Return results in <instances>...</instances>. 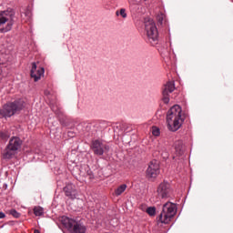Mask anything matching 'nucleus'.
I'll list each match as a JSON object with an SVG mask.
<instances>
[{"label": "nucleus", "instance_id": "obj_1", "mask_svg": "<svg viewBox=\"0 0 233 233\" xmlns=\"http://www.w3.org/2000/svg\"><path fill=\"white\" fill-rule=\"evenodd\" d=\"M185 118L182 116L181 106L178 105L173 106L167 114V127L170 132H177L181 127Z\"/></svg>", "mask_w": 233, "mask_h": 233}, {"label": "nucleus", "instance_id": "obj_2", "mask_svg": "<svg viewBox=\"0 0 233 233\" xmlns=\"http://www.w3.org/2000/svg\"><path fill=\"white\" fill-rule=\"evenodd\" d=\"M23 108H25V100L17 99L5 105L4 107L0 109V116H2V117H12L15 114H19Z\"/></svg>", "mask_w": 233, "mask_h": 233}, {"label": "nucleus", "instance_id": "obj_3", "mask_svg": "<svg viewBox=\"0 0 233 233\" xmlns=\"http://www.w3.org/2000/svg\"><path fill=\"white\" fill-rule=\"evenodd\" d=\"M177 213V206L172 202H167L163 205L162 211L157 218L159 223L168 225L172 221V218Z\"/></svg>", "mask_w": 233, "mask_h": 233}, {"label": "nucleus", "instance_id": "obj_4", "mask_svg": "<svg viewBox=\"0 0 233 233\" xmlns=\"http://www.w3.org/2000/svg\"><path fill=\"white\" fill-rule=\"evenodd\" d=\"M23 146V140L19 137H13L10 138L7 146L5 147L3 157L4 159H12L19 150H21V147Z\"/></svg>", "mask_w": 233, "mask_h": 233}, {"label": "nucleus", "instance_id": "obj_5", "mask_svg": "<svg viewBox=\"0 0 233 233\" xmlns=\"http://www.w3.org/2000/svg\"><path fill=\"white\" fill-rule=\"evenodd\" d=\"M15 18V15L12 11L0 12V34H6V32H10V30H12Z\"/></svg>", "mask_w": 233, "mask_h": 233}, {"label": "nucleus", "instance_id": "obj_6", "mask_svg": "<svg viewBox=\"0 0 233 233\" xmlns=\"http://www.w3.org/2000/svg\"><path fill=\"white\" fill-rule=\"evenodd\" d=\"M145 32L147 41L150 43V45H152V46H155V45L157 43L158 33L154 20L149 19L145 22Z\"/></svg>", "mask_w": 233, "mask_h": 233}, {"label": "nucleus", "instance_id": "obj_7", "mask_svg": "<svg viewBox=\"0 0 233 233\" xmlns=\"http://www.w3.org/2000/svg\"><path fill=\"white\" fill-rule=\"evenodd\" d=\"M61 222L66 227V228H69V229L73 228L72 233L86 232V228H85V226H83L81 223L76 222V220L68 217H62Z\"/></svg>", "mask_w": 233, "mask_h": 233}, {"label": "nucleus", "instance_id": "obj_8", "mask_svg": "<svg viewBox=\"0 0 233 233\" xmlns=\"http://www.w3.org/2000/svg\"><path fill=\"white\" fill-rule=\"evenodd\" d=\"M91 150L95 156H103L110 152V146L101 139H95L91 142Z\"/></svg>", "mask_w": 233, "mask_h": 233}, {"label": "nucleus", "instance_id": "obj_9", "mask_svg": "<svg viewBox=\"0 0 233 233\" xmlns=\"http://www.w3.org/2000/svg\"><path fill=\"white\" fill-rule=\"evenodd\" d=\"M171 192L172 188H170V183L167 181L160 183L157 188V197L161 198V199L170 198Z\"/></svg>", "mask_w": 233, "mask_h": 233}, {"label": "nucleus", "instance_id": "obj_10", "mask_svg": "<svg viewBox=\"0 0 233 233\" xmlns=\"http://www.w3.org/2000/svg\"><path fill=\"white\" fill-rule=\"evenodd\" d=\"M159 163L157 160H152L146 171V176L148 179H156L159 176Z\"/></svg>", "mask_w": 233, "mask_h": 233}, {"label": "nucleus", "instance_id": "obj_11", "mask_svg": "<svg viewBox=\"0 0 233 233\" xmlns=\"http://www.w3.org/2000/svg\"><path fill=\"white\" fill-rule=\"evenodd\" d=\"M45 75V68L38 67L35 62L32 64L31 68V77L34 79V81L37 82L39 79H41V76Z\"/></svg>", "mask_w": 233, "mask_h": 233}, {"label": "nucleus", "instance_id": "obj_12", "mask_svg": "<svg viewBox=\"0 0 233 233\" xmlns=\"http://www.w3.org/2000/svg\"><path fill=\"white\" fill-rule=\"evenodd\" d=\"M64 192L70 199H76V198H77V189H76V186L74 184H67L64 187Z\"/></svg>", "mask_w": 233, "mask_h": 233}, {"label": "nucleus", "instance_id": "obj_13", "mask_svg": "<svg viewBox=\"0 0 233 233\" xmlns=\"http://www.w3.org/2000/svg\"><path fill=\"white\" fill-rule=\"evenodd\" d=\"M174 90H176V84L174 83V81H168L164 86L162 94L163 96H168V94H172Z\"/></svg>", "mask_w": 233, "mask_h": 233}, {"label": "nucleus", "instance_id": "obj_14", "mask_svg": "<svg viewBox=\"0 0 233 233\" xmlns=\"http://www.w3.org/2000/svg\"><path fill=\"white\" fill-rule=\"evenodd\" d=\"M127 184H122L120 186H118L116 189H115V196L119 197L121 196V194H123V192H125V190H127Z\"/></svg>", "mask_w": 233, "mask_h": 233}, {"label": "nucleus", "instance_id": "obj_15", "mask_svg": "<svg viewBox=\"0 0 233 233\" xmlns=\"http://www.w3.org/2000/svg\"><path fill=\"white\" fill-rule=\"evenodd\" d=\"M0 138H2L4 141L8 140L10 138V132L9 131H1Z\"/></svg>", "mask_w": 233, "mask_h": 233}, {"label": "nucleus", "instance_id": "obj_16", "mask_svg": "<svg viewBox=\"0 0 233 233\" xmlns=\"http://www.w3.org/2000/svg\"><path fill=\"white\" fill-rule=\"evenodd\" d=\"M34 214L35 216H43V214H45V210L41 207H35Z\"/></svg>", "mask_w": 233, "mask_h": 233}, {"label": "nucleus", "instance_id": "obj_17", "mask_svg": "<svg viewBox=\"0 0 233 233\" xmlns=\"http://www.w3.org/2000/svg\"><path fill=\"white\" fill-rule=\"evenodd\" d=\"M116 15H121L123 19H127V9L121 8L119 11L116 12Z\"/></svg>", "mask_w": 233, "mask_h": 233}, {"label": "nucleus", "instance_id": "obj_18", "mask_svg": "<svg viewBox=\"0 0 233 233\" xmlns=\"http://www.w3.org/2000/svg\"><path fill=\"white\" fill-rule=\"evenodd\" d=\"M152 134H153V136H155L156 137H158V136L161 135V131L159 130V127H152Z\"/></svg>", "mask_w": 233, "mask_h": 233}, {"label": "nucleus", "instance_id": "obj_19", "mask_svg": "<svg viewBox=\"0 0 233 233\" xmlns=\"http://www.w3.org/2000/svg\"><path fill=\"white\" fill-rule=\"evenodd\" d=\"M147 212L149 216H156V207L147 208Z\"/></svg>", "mask_w": 233, "mask_h": 233}, {"label": "nucleus", "instance_id": "obj_20", "mask_svg": "<svg viewBox=\"0 0 233 233\" xmlns=\"http://www.w3.org/2000/svg\"><path fill=\"white\" fill-rule=\"evenodd\" d=\"M10 214L13 216V218H21V213L17 212L15 209H11Z\"/></svg>", "mask_w": 233, "mask_h": 233}, {"label": "nucleus", "instance_id": "obj_21", "mask_svg": "<svg viewBox=\"0 0 233 233\" xmlns=\"http://www.w3.org/2000/svg\"><path fill=\"white\" fill-rule=\"evenodd\" d=\"M157 152L161 153L164 152L165 150V146L163 144H161L160 142H158L157 146Z\"/></svg>", "mask_w": 233, "mask_h": 233}, {"label": "nucleus", "instance_id": "obj_22", "mask_svg": "<svg viewBox=\"0 0 233 233\" xmlns=\"http://www.w3.org/2000/svg\"><path fill=\"white\" fill-rule=\"evenodd\" d=\"M163 101L166 105H168V103H170V98L168 97V95H163Z\"/></svg>", "mask_w": 233, "mask_h": 233}, {"label": "nucleus", "instance_id": "obj_23", "mask_svg": "<svg viewBox=\"0 0 233 233\" xmlns=\"http://www.w3.org/2000/svg\"><path fill=\"white\" fill-rule=\"evenodd\" d=\"M53 112H55V114H56V116H59L61 114V110L56 108L55 106L51 107Z\"/></svg>", "mask_w": 233, "mask_h": 233}, {"label": "nucleus", "instance_id": "obj_24", "mask_svg": "<svg viewBox=\"0 0 233 233\" xmlns=\"http://www.w3.org/2000/svg\"><path fill=\"white\" fill-rule=\"evenodd\" d=\"M22 17H27V19H30V11L22 14Z\"/></svg>", "mask_w": 233, "mask_h": 233}, {"label": "nucleus", "instance_id": "obj_25", "mask_svg": "<svg viewBox=\"0 0 233 233\" xmlns=\"http://www.w3.org/2000/svg\"><path fill=\"white\" fill-rule=\"evenodd\" d=\"M6 218V215L0 211V219H5Z\"/></svg>", "mask_w": 233, "mask_h": 233}, {"label": "nucleus", "instance_id": "obj_26", "mask_svg": "<svg viewBox=\"0 0 233 233\" xmlns=\"http://www.w3.org/2000/svg\"><path fill=\"white\" fill-rule=\"evenodd\" d=\"M129 3H132L133 5H136V3H137V0H128Z\"/></svg>", "mask_w": 233, "mask_h": 233}, {"label": "nucleus", "instance_id": "obj_27", "mask_svg": "<svg viewBox=\"0 0 233 233\" xmlns=\"http://www.w3.org/2000/svg\"><path fill=\"white\" fill-rule=\"evenodd\" d=\"M34 233H41V232H39V229H35Z\"/></svg>", "mask_w": 233, "mask_h": 233}, {"label": "nucleus", "instance_id": "obj_28", "mask_svg": "<svg viewBox=\"0 0 233 233\" xmlns=\"http://www.w3.org/2000/svg\"><path fill=\"white\" fill-rule=\"evenodd\" d=\"M158 23H159V25H164L165 22H158Z\"/></svg>", "mask_w": 233, "mask_h": 233}, {"label": "nucleus", "instance_id": "obj_29", "mask_svg": "<svg viewBox=\"0 0 233 233\" xmlns=\"http://www.w3.org/2000/svg\"><path fill=\"white\" fill-rule=\"evenodd\" d=\"M2 73H3V69L0 68V74H2Z\"/></svg>", "mask_w": 233, "mask_h": 233}]
</instances>
